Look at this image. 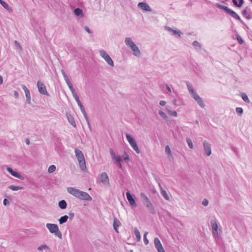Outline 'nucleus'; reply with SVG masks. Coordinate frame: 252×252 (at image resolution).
<instances>
[{"instance_id": "57", "label": "nucleus", "mask_w": 252, "mask_h": 252, "mask_svg": "<svg viewBox=\"0 0 252 252\" xmlns=\"http://www.w3.org/2000/svg\"><path fill=\"white\" fill-rule=\"evenodd\" d=\"M166 104V102L165 101H164V100H161L159 102L160 105H161L162 106H165Z\"/></svg>"}, {"instance_id": "27", "label": "nucleus", "mask_w": 252, "mask_h": 252, "mask_svg": "<svg viewBox=\"0 0 252 252\" xmlns=\"http://www.w3.org/2000/svg\"><path fill=\"white\" fill-rule=\"evenodd\" d=\"M166 109L169 115L175 117L177 116L178 114L176 111H172L170 110L168 106H166Z\"/></svg>"}, {"instance_id": "5", "label": "nucleus", "mask_w": 252, "mask_h": 252, "mask_svg": "<svg viewBox=\"0 0 252 252\" xmlns=\"http://www.w3.org/2000/svg\"><path fill=\"white\" fill-rule=\"evenodd\" d=\"M46 226L51 233L54 234L56 236H57L60 239L62 238V234L59 230L57 224L48 223Z\"/></svg>"}, {"instance_id": "22", "label": "nucleus", "mask_w": 252, "mask_h": 252, "mask_svg": "<svg viewBox=\"0 0 252 252\" xmlns=\"http://www.w3.org/2000/svg\"><path fill=\"white\" fill-rule=\"evenodd\" d=\"M233 4L238 7H240L242 6L244 2V0H232Z\"/></svg>"}, {"instance_id": "40", "label": "nucleus", "mask_w": 252, "mask_h": 252, "mask_svg": "<svg viewBox=\"0 0 252 252\" xmlns=\"http://www.w3.org/2000/svg\"><path fill=\"white\" fill-rule=\"evenodd\" d=\"M25 95H26V97L27 102L28 104H31V98L30 92H26V93H25Z\"/></svg>"}, {"instance_id": "55", "label": "nucleus", "mask_w": 252, "mask_h": 252, "mask_svg": "<svg viewBox=\"0 0 252 252\" xmlns=\"http://www.w3.org/2000/svg\"><path fill=\"white\" fill-rule=\"evenodd\" d=\"M22 88L23 90L24 91L25 93H26V92H30L29 89L27 88V87L25 85H22Z\"/></svg>"}, {"instance_id": "14", "label": "nucleus", "mask_w": 252, "mask_h": 252, "mask_svg": "<svg viewBox=\"0 0 252 252\" xmlns=\"http://www.w3.org/2000/svg\"><path fill=\"white\" fill-rule=\"evenodd\" d=\"M100 181L104 185H108L109 184V178L106 172H103L101 173Z\"/></svg>"}, {"instance_id": "25", "label": "nucleus", "mask_w": 252, "mask_h": 252, "mask_svg": "<svg viewBox=\"0 0 252 252\" xmlns=\"http://www.w3.org/2000/svg\"><path fill=\"white\" fill-rule=\"evenodd\" d=\"M69 217L67 215H64L63 216L61 217L59 219V222L60 224H63V223L66 222L67 221V220L68 219Z\"/></svg>"}, {"instance_id": "37", "label": "nucleus", "mask_w": 252, "mask_h": 252, "mask_svg": "<svg viewBox=\"0 0 252 252\" xmlns=\"http://www.w3.org/2000/svg\"><path fill=\"white\" fill-rule=\"evenodd\" d=\"M68 86L69 88V90H70V91L72 93L73 97H74L76 96H78L75 89L73 87L72 84L71 85H68Z\"/></svg>"}, {"instance_id": "10", "label": "nucleus", "mask_w": 252, "mask_h": 252, "mask_svg": "<svg viewBox=\"0 0 252 252\" xmlns=\"http://www.w3.org/2000/svg\"><path fill=\"white\" fill-rule=\"evenodd\" d=\"M126 196L128 201L129 202V203L131 206L134 207H137V204L136 203L135 199L129 191L126 192Z\"/></svg>"}, {"instance_id": "35", "label": "nucleus", "mask_w": 252, "mask_h": 252, "mask_svg": "<svg viewBox=\"0 0 252 252\" xmlns=\"http://www.w3.org/2000/svg\"><path fill=\"white\" fill-rule=\"evenodd\" d=\"M161 194L166 200H169V196L165 190H161Z\"/></svg>"}, {"instance_id": "23", "label": "nucleus", "mask_w": 252, "mask_h": 252, "mask_svg": "<svg viewBox=\"0 0 252 252\" xmlns=\"http://www.w3.org/2000/svg\"><path fill=\"white\" fill-rule=\"evenodd\" d=\"M74 98L75 99V100L77 102V104L79 106L81 112H84L83 111H84V110H85V109L84 106H83L81 102L79 100L78 96H76L74 97Z\"/></svg>"}, {"instance_id": "44", "label": "nucleus", "mask_w": 252, "mask_h": 252, "mask_svg": "<svg viewBox=\"0 0 252 252\" xmlns=\"http://www.w3.org/2000/svg\"><path fill=\"white\" fill-rule=\"evenodd\" d=\"M242 14L243 16H245L247 19H251V16L250 15L248 14L247 9H244L243 10Z\"/></svg>"}, {"instance_id": "31", "label": "nucleus", "mask_w": 252, "mask_h": 252, "mask_svg": "<svg viewBox=\"0 0 252 252\" xmlns=\"http://www.w3.org/2000/svg\"><path fill=\"white\" fill-rule=\"evenodd\" d=\"M186 84L190 94L195 91L192 85L189 82H186Z\"/></svg>"}, {"instance_id": "28", "label": "nucleus", "mask_w": 252, "mask_h": 252, "mask_svg": "<svg viewBox=\"0 0 252 252\" xmlns=\"http://www.w3.org/2000/svg\"><path fill=\"white\" fill-rule=\"evenodd\" d=\"M243 100L246 103H250V101L247 96V95L244 93H241L240 94Z\"/></svg>"}, {"instance_id": "9", "label": "nucleus", "mask_w": 252, "mask_h": 252, "mask_svg": "<svg viewBox=\"0 0 252 252\" xmlns=\"http://www.w3.org/2000/svg\"><path fill=\"white\" fill-rule=\"evenodd\" d=\"M192 97L194 98V99L196 101V102L198 103V104L201 108H204L205 104L202 98L199 96V95L197 94L196 91L190 94Z\"/></svg>"}, {"instance_id": "3", "label": "nucleus", "mask_w": 252, "mask_h": 252, "mask_svg": "<svg viewBox=\"0 0 252 252\" xmlns=\"http://www.w3.org/2000/svg\"><path fill=\"white\" fill-rule=\"evenodd\" d=\"M74 152L75 156L78 161L80 168L81 170H85L86 169V166L83 152L77 149H75Z\"/></svg>"}, {"instance_id": "21", "label": "nucleus", "mask_w": 252, "mask_h": 252, "mask_svg": "<svg viewBox=\"0 0 252 252\" xmlns=\"http://www.w3.org/2000/svg\"><path fill=\"white\" fill-rule=\"evenodd\" d=\"M120 221L117 219H114L113 228L115 231H116L117 232H118V227L120 226Z\"/></svg>"}, {"instance_id": "6", "label": "nucleus", "mask_w": 252, "mask_h": 252, "mask_svg": "<svg viewBox=\"0 0 252 252\" xmlns=\"http://www.w3.org/2000/svg\"><path fill=\"white\" fill-rule=\"evenodd\" d=\"M99 54L100 56L104 59L109 65L111 67L114 66L113 60L106 51L103 50H99Z\"/></svg>"}, {"instance_id": "52", "label": "nucleus", "mask_w": 252, "mask_h": 252, "mask_svg": "<svg viewBox=\"0 0 252 252\" xmlns=\"http://www.w3.org/2000/svg\"><path fill=\"white\" fill-rule=\"evenodd\" d=\"M14 44H15V46H16V47L18 48L21 50H22V46H21V45L19 44V43L17 40H15L14 41Z\"/></svg>"}, {"instance_id": "59", "label": "nucleus", "mask_w": 252, "mask_h": 252, "mask_svg": "<svg viewBox=\"0 0 252 252\" xmlns=\"http://www.w3.org/2000/svg\"><path fill=\"white\" fill-rule=\"evenodd\" d=\"M64 80H65V82L66 83V84H67V86H68V85H71V82H70V80H69V79L68 77L67 78H65V79H64Z\"/></svg>"}, {"instance_id": "41", "label": "nucleus", "mask_w": 252, "mask_h": 252, "mask_svg": "<svg viewBox=\"0 0 252 252\" xmlns=\"http://www.w3.org/2000/svg\"><path fill=\"white\" fill-rule=\"evenodd\" d=\"M155 247L158 252H165L161 244L157 245V246H155Z\"/></svg>"}, {"instance_id": "30", "label": "nucleus", "mask_w": 252, "mask_h": 252, "mask_svg": "<svg viewBox=\"0 0 252 252\" xmlns=\"http://www.w3.org/2000/svg\"><path fill=\"white\" fill-rule=\"evenodd\" d=\"M165 153L169 156V157L173 158L171 150L168 145H166L165 148Z\"/></svg>"}, {"instance_id": "16", "label": "nucleus", "mask_w": 252, "mask_h": 252, "mask_svg": "<svg viewBox=\"0 0 252 252\" xmlns=\"http://www.w3.org/2000/svg\"><path fill=\"white\" fill-rule=\"evenodd\" d=\"M66 117L70 124L74 127H76V125L72 116L70 114L67 113Z\"/></svg>"}, {"instance_id": "11", "label": "nucleus", "mask_w": 252, "mask_h": 252, "mask_svg": "<svg viewBox=\"0 0 252 252\" xmlns=\"http://www.w3.org/2000/svg\"><path fill=\"white\" fill-rule=\"evenodd\" d=\"M6 169L7 171L11 174L13 176L19 178L21 180L24 179V177L19 172L13 170L11 167H7Z\"/></svg>"}, {"instance_id": "26", "label": "nucleus", "mask_w": 252, "mask_h": 252, "mask_svg": "<svg viewBox=\"0 0 252 252\" xmlns=\"http://www.w3.org/2000/svg\"><path fill=\"white\" fill-rule=\"evenodd\" d=\"M126 135L130 145L136 142L135 139L130 134L126 133Z\"/></svg>"}, {"instance_id": "20", "label": "nucleus", "mask_w": 252, "mask_h": 252, "mask_svg": "<svg viewBox=\"0 0 252 252\" xmlns=\"http://www.w3.org/2000/svg\"><path fill=\"white\" fill-rule=\"evenodd\" d=\"M211 226L213 230H218V225L215 220H211L210 221Z\"/></svg>"}, {"instance_id": "51", "label": "nucleus", "mask_w": 252, "mask_h": 252, "mask_svg": "<svg viewBox=\"0 0 252 252\" xmlns=\"http://www.w3.org/2000/svg\"><path fill=\"white\" fill-rule=\"evenodd\" d=\"M9 189H23V187H18V186H10L8 187Z\"/></svg>"}, {"instance_id": "13", "label": "nucleus", "mask_w": 252, "mask_h": 252, "mask_svg": "<svg viewBox=\"0 0 252 252\" xmlns=\"http://www.w3.org/2000/svg\"><path fill=\"white\" fill-rule=\"evenodd\" d=\"M138 6L141 9L145 11L150 12L152 9L150 6L146 2H141L138 4Z\"/></svg>"}, {"instance_id": "48", "label": "nucleus", "mask_w": 252, "mask_h": 252, "mask_svg": "<svg viewBox=\"0 0 252 252\" xmlns=\"http://www.w3.org/2000/svg\"><path fill=\"white\" fill-rule=\"evenodd\" d=\"M173 34L175 35H178L179 36H181V35L183 34V33L179 30H173Z\"/></svg>"}, {"instance_id": "34", "label": "nucleus", "mask_w": 252, "mask_h": 252, "mask_svg": "<svg viewBox=\"0 0 252 252\" xmlns=\"http://www.w3.org/2000/svg\"><path fill=\"white\" fill-rule=\"evenodd\" d=\"M49 250V247L46 245H42L37 248V250L41 251L43 250Z\"/></svg>"}, {"instance_id": "18", "label": "nucleus", "mask_w": 252, "mask_h": 252, "mask_svg": "<svg viewBox=\"0 0 252 252\" xmlns=\"http://www.w3.org/2000/svg\"><path fill=\"white\" fill-rule=\"evenodd\" d=\"M125 43L126 45L129 48L132 47V46L135 45L130 37H126L125 39Z\"/></svg>"}, {"instance_id": "54", "label": "nucleus", "mask_w": 252, "mask_h": 252, "mask_svg": "<svg viewBox=\"0 0 252 252\" xmlns=\"http://www.w3.org/2000/svg\"><path fill=\"white\" fill-rule=\"evenodd\" d=\"M3 203L4 206L9 205V201L6 198H4L3 201Z\"/></svg>"}, {"instance_id": "7", "label": "nucleus", "mask_w": 252, "mask_h": 252, "mask_svg": "<svg viewBox=\"0 0 252 252\" xmlns=\"http://www.w3.org/2000/svg\"><path fill=\"white\" fill-rule=\"evenodd\" d=\"M37 88L39 92L42 94L47 96H49V94H48L45 85L40 81H38L37 82Z\"/></svg>"}, {"instance_id": "4", "label": "nucleus", "mask_w": 252, "mask_h": 252, "mask_svg": "<svg viewBox=\"0 0 252 252\" xmlns=\"http://www.w3.org/2000/svg\"><path fill=\"white\" fill-rule=\"evenodd\" d=\"M215 5L217 7L223 10L227 14L230 15L232 17L239 20L242 23H243V22L241 20L240 16L235 11H233L228 7L222 5L219 3H216Z\"/></svg>"}, {"instance_id": "17", "label": "nucleus", "mask_w": 252, "mask_h": 252, "mask_svg": "<svg viewBox=\"0 0 252 252\" xmlns=\"http://www.w3.org/2000/svg\"><path fill=\"white\" fill-rule=\"evenodd\" d=\"M74 15L78 17H83L84 16V13L83 10L80 8H76L74 9Z\"/></svg>"}, {"instance_id": "19", "label": "nucleus", "mask_w": 252, "mask_h": 252, "mask_svg": "<svg viewBox=\"0 0 252 252\" xmlns=\"http://www.w3.org/2000/svg\"><path fill=\"white\" fill-rule=\"evenodd\" d=\"M0 3L2 7L8 12H12L13 11V9L9 7V5L5 1L1 0V1H0Z\"/></svg>"}, {"instance_id": "2", "label": "nucleus", "mask_w": 252, "mask_h": 252, "mask_svg": "<svg viewBox=\"0 0 252 252\" xmlns=\"http://www.w3.org/2000/svg\"><path fill=\"white\" fill-rule=\"evenodd\" d=\"M140 196L141 197V201L143 205L147 207L151 214H155L156 211L155 207L150 200L148 197L144 193H141Z\"/></svg>"}, {"instance_id": "63", "label": "nucleus", "mask_w": 252, "mask_h": 252, "mask_svg": "<svg viewBox=\"0 0 252 252\" xmlns=\"http://www.w3.org/2000/svg\"><path fill=\"white\" fill-rule=\"evenodd\" d=\"M14 95L16 98H17L18 97L19 94L18 93L17 91L14 92Z\"/></svg>"}, {"instance_id": "60", "label": "nucleus", "mask_w": 252, "mask_h": 252, "mask_svg": "<svg viewBox=\"0 0 252 252\" xmlns=\"http://www.w3.org/2000/svg\"><path fill=\"white\" fill-rule=\"evenodd\" d=\"M74 217V214L73 213H72V212H70L69 213V218L70 219V220L72 219Z\"/></svg>"}, {"instance_id": "29", "label": "nucleus", "mask_w": 252, "mask_h": 252, "mask_svg": "<svg viewBox=\"0 0 252 252\" xmlns=\"http://www.w3.org/2000/svg\"><path fill=\"white\" fill-rule=\"evenodd\" d=\"M131 147L133 148V149L136 152L137 154H140V151L138 148V147L137 146V144L136 142H134V143L132 144V145H130Z\"/></svg>"}, {"instance_id": "46", "label": "nucleus", "mask_w": 252, "mask_h": 252, "mask_svg": "<svg viewBox=\"0 0 252 252\" xmlns=\"http://www.w3.org/2000/svg\"><path fill=\"white\" fill-rule=\"evenodd\" d=\"M83 112H82V113L83 114V115L85 118V120L88 125L89 127H90V124L89 120L88 117L87 115V114L86 113L85 110H84V111H83Z\"/></svg>"}, {"instance_id": "38", "label": "nucleus", "mask_w": 252, "mask_h": 252, "mask_svg": "<svg viewBox=\"0 0 252 252\" xmlns=\"http://www.w3.org/2000/svg\"><path fill=\"white\" fill-rule=\"evenodd\" d=\"M186 141L188 143V145L190 149H193V143L192 142V140L189 138H186Z\"/></svg>"}, {"instance_id": "32", "label": "nucleus", "mask_w": 252, "mask_h": 252, "mask_svg": "<svg viewBox=\"0 0 252 252\" xmlns=\"http://www.w3.org/2000/svg\"><path fill=\"white\" fill-rule=\"evenodd\" d=\"M159 115L164 120H168V117L166 114L162 110H159L158 112Z\"/></svg>"}, {"instance_id": "24", "label": "nucleus", "mask_w": 252, "mask_h": 252, "mask_svg": "<svg viewBox=\"0 0 252 252\" xmlns=\"http://www.w3.org/2000/svg\"><path fill=\"white\" fill-rule=\"evenodd\" d=\"M59 207L61 209H65L67 207V203L64 200H62L59 202Z\"/></svg>"}, {"instance_id": "15", "label": "nucleus", "mask_w": 252, "mask_h": 252, "mask_svg": "<svg viewBox=\"0 0 252 252\" xmlns=\"http://www.w3.org/2000/svg\"><path fill=\"white\" fill-rule=\"evenodd\" d=\"M130 48L133 51V55L134 56L137 57H140L141 54V52L136 44L134 46H132V47H130Z\"/></svg>"}, {"instance_id": "56", "label": "nucleus", "mask_w": 252, "mask_h": 252, "mask_svg": "<svg viewBox=\"0 0 252 252\" xmlns=\"http://www.w3.org/2000/svg\"><path fill=\"white\" fill-rule=\"evenodd\" d=\"M85 30L89 33H92V31L89 29V28L88 26H85L84 27Z\"/></svg>"}, {"instance_id": "49", "label": "nucleus", "mask_w": 252, "mask_h": 252, "mask_svg": "<svg viewBox=\"0 0 252 252\" xmlns=\"http://www.w3.org/2000/svg\"><path fill=\"white\" fill-rule=\"evenodd\" d=\"M236 38L239 44H242L244 43V40L240 35H237Z\"/></svg>"}, {"instance_id": "36", "label": "nucleus", "mask_w": 252, "mask_h": 252, "mask_svg": "<svg viewBox=\"0 0 252 252\" xmlns=\"http://www.w3.org/2000/svg\"><path fill=\"white\" fill-rule=\"evenodd\" d=\"M212 234L215 239L219 240L220 239V236L218 233V230H216V231L213 230Z\"/></svg>"}, {"instance_id": "33", "label": "nucleus", "mask_w": 252, "mask_h": 252, "mask_svg": "<svg viewBox=\"0 0 252 252\" xmlns=\"http://www.w3.org/2000/svg\"><path fill=\"white\" fill-rule=\"evenodd\" d=\"M134 234L137 239V241H140L141 240L140 233V231L136 228H135L134 229Z\"/></svg>"}, {"instance_id": "53", "label": "nucleus", "mask_w": 252, "mask_h": 252, "mask_svg": "<svg viewBox=\"0 0 252 252\" xmlns=\"http://www.w3.org/2000/svg\"><path fill=\"white\" fill-rule=\"evenodd\" d=\"M208 203V200L206 198L204 199L202 202V204L204 206H207Z\"/></svg>"}, {"instance_id": "43", "label": "nucleus", "mask_w": 252, "mask_h": 252, "mask_svg": "<svg viewBox=\"0 0 252 252\" xmlns=\"http://www.w3.org/2000/svg\"><path fill=\"white\" fill-rule=\"evenodd\" d=\"M56 170V166L54 165H52L49 166L48 169L49 173H51L54 172Z\"/></svg>"}, {"instance_id": "39", "label": "nucleus", "mask_w": 252, "mask_h": 252, "mask_svg": "<svg viewBox=\"0 0 252 252\" xmlns=\"http://www.w3.org/2000/svg\"><path fill=\"white\" fill-rule=\"evenodd\" d=\"M192 45L196 48V50L201 48V44L197 41H194L192 43Z\"/></svg>"}, {"instance_id": "8", "label": "nucleus", "mask_w": 252, "mask_h": 252, "mask_svg": "<svg viewBox=\"0 0 252 252\" xmlns=\"http://www.w3.org/2000/svg\"><path fill=\"white\" fill-rule=\"evenodd\" d=\"M109 152L112 159L116 161L119 168H122V164L121 163L122 161V158L120 156H117L114 151L112 148L109 149Z\"/></svg>"}, {"instance_id": "62", "label": "nucleus", "mask_w": 252, "mask_h": 252, "mask_svg": "<svg viewBox=\"0 0 252 252\" xmlns=\"http://www.w3.org/2000/svg\"><path fill=\"white\" fill-rule=\"evenodd\" d=\"M165 29L168 31V32H173V30L172 28H171L170 27H165Z\"/></svg>"}, {"instance_id": "64", "label": "nucleus", "mask_w": 252, "mask_h": 252, "mask_svg": "<svg viewBox=\"0 0 252 252\" xmlns=\"http://www.w3.org/2000/svg\"><path fill=\"white\" fill-rule=\"evenodd\" d=\"M3 83V78L0 75V85H1Z\"/></svg>"}, {"instance_id": "12", "label": "nucleus", "mask_w": 252, "mask_h": 252, "mask_svg": "<svg viewBox=\"0 0 252 252\" xmlns=\"http://www.w3.org/2000/svg\"><path fill=\"white\" fill-rule=\"evenodd\" d=\"M204 150L207 156L211 155L212 153L211 145L207 141H204L203 143Z\"/></svg>"}, {"instance_id": "42", "label": "nucleus", "mask_w": 252, "mask_h": 252, "mask_svg": "<svg viewBox=\"0 0 252 252\" xmlns=\"http://www.w3.org/2000/svg\"><path fill=\"white\" fill-rule=\"evenodd\" d=\"M236 112L238 116H241L243 113V110L241 107H237Z\"/></svg>"}, {"instance_id": "61", "label": "nucleus", "mask_w": 252, "mask_h": 252, "mask_svg": "<svg viewBox=\"0 0 252 252\" xmlns=\"http://www.w3.org/2000/svg\"><path fill=\"white\" fill-rule=\"evenodd\" d=\"M166 89L168 91V92L169 93H171V92H172L171 89L170 87L167 84L166 85Z\"/></svg>"}, {"instance_id": "47", "label": "nucleus", "mask_w": 252, "mask_h": 252, "mask_svg": "<svg viewBox=\"0 0 252 252\" xmlns=\"http://www.w3.org/2000/svg\"><path fill=\"white\" fill-rule=\"evenodd\" d=\"M148 232H146L144 234V239H143V241H144V242L145 243V244L146 245H147L149 243V241L147 239V235H148Z\"/></svg>"}, {"instance_id": "1", "label": "nucleus", "mask_w": 252, "mask_h": 252, "mask_svg": "<svg viewBox=\"0 0 252 252\" xmlns=\"http://www.w3.org/2000/svg\"><path fill=\"white\" fill-rule=\"evenodd\" d=\"M68 192L80 200L91 201L92 198L87 192L80 190H67Z\"/></svg>"}, {"instance_id": "58", "label": "nucleus", "mask_w": 252, "mask_h": 252, "mask_svg": "<svg viewBox=\"0 0 252 252\" xmlns=\"http://www.w3.org/2000/svg\"><path fill=\"white\" fill-rule=\"evenodd\" d=\"M64 80H65V82L66 83V84H67V86H68V85H71V82H70V80H69V79L68 77L67 78H65V79H64Z\"/></svg>"}, {"instance_id": "45", "label": "nucleus", "mask_w": 252, "mask_h": 252, "mask_svg": "<svg viewBox=\"0 0 252 252\" xmlns=\"http://www.w3.org/2000/svg\"><path fill=\"white\" fill-rule=\"evenodd\" d=\"M124 160L128 161L129 160V157L126 152H124V156L121 158Z\"/></svg>"}, {"instance_id": "50", "label": "nucleus", "mask_w": 252, "mask_h": 252, "mask_svg": "<svg viewBox=\"0 0 252 252\" xmlns=\"http://www.w3.org/2000/svg\"><path fill=\"white\" fill-rule=\"evenodd\" d=\"M154 244H155V246H157V245H159L160 244H161L158 238H155Z\"/></svg>"}]
</instances>
